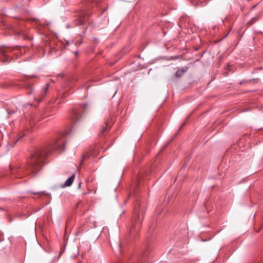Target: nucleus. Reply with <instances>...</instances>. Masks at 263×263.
I'll use <instances>...</instances> for the list:
<instances>
[{
    "label": "nucleus",
    "instance_id": "obj_1",
    "mask_svg": "<svg viewBox=\"0 0 263 263\" xmlns=\"http://www.w3.org/2000/svg\"><path fill=\"white\" fill-rule=\"evenodd\" d=\"M53 149L57 151H63L64 149V140L60 138L56 139L52 145L48 149L37 150L33 153L29 162L26 166V174H36L42 168L43 163L48 155H49Z\"/></svg>",
    "mask_w": 263,
    "mask_h": 263
},
{
    "label": "nucleus",
    "instance_id": "obj_3",
    "mask_svg": "<svg viewBox=\"0 0 263 263\" xmlns=\"http://www.w3.org/2000/svg\"><path fill=\"white\" fill-rule=\"evenodd\" d=\"M10 49L7 48H1L0 49V56L2 60L4 63L9 62V58L10 57L9 53Z\"/></svg>",
    "mask_w": 263,
    "mask_h": 263
},
{
    "label": "nucleus",
    "instance_id": "obj_2",
    "mask_svg": "<svg viewBox=\"0 0 263 263\" xmlns=\"http://www.w3.org/2000/svg\"><path fill=\"white\" fill-rule=\"evenodd\" d=\"M140 208V203L137 202L135 206L134 216L132 220V226L130 230L131 235L138 232L139 230L143 219V212Z\"/></svg>",
    "mask_w": 263,
    "mask_h": 263
},
{
    "label": "nucleus",
    "instance_id": "obj_10",
    "mask_svg": "<svg viewBox=\"0 0 263 263\" xmlns=\"http://www.w3.org/2000/svg\"><path fill=\"white\" fill-rule=\"evenodd\" d=\"M48 89V84L46 85L45 88L44 89V93L42 94V99H43L46 96Z\"/></svg>",
    "mask_w": 263,
    "mask_h": 263
},
{
    "label": "nucleus",
    "instance_id": "obj_13",
    "mask_svg": "<svg viewBox=\"0 0 263 263\" xmlns=\"http://www.w3.org/2000/svg\"><path fill=\"white\" fill-rule=\"evenodd\" d=\"M74 53H75L76 55H77L78 52V51H76Z\"/></svg>",
    "mask_w": 263,
    "mask_h": 263
},
{
    "label": "nucleus",
    "instance_id": "obj_7",
    "mask_svg": "<svg viewBox=\"0 0 263 263\" xmlns=\"http://www.w3.org/2000/svg\"><path fill=\"white\" fill-rule=\"evenodd\" d=\"M90 156V155L89 153H86L83 154L82 156L81 160L80 161V165H82L84 161L86 160L87 159L89 158Z\"/></svg>",
    "mask_w": 263,
    "mask_h": 263
},
{
    "label": "nucleus",
    "instance_id": "obj_6",
    "mask_svg": "<svg viewBox=\"0 0 263 263\" xmlns=\"http://www.w3.org/2000/svg\"><path fill=\"white\" fill-rule=\"evenodd\" d=\"M80 119V116L79 112L73 110L71 112V119L72 122H77Z\"/></svg>",
    "mask_w": 263,
    "mask_h": 263
},
{
    "label": "nucleus",
    "instance_id": "obj_5",
    "mask_svg": "<svg viewBox=\"0 0 263 263\" xmlns=\"http://www.w3.org/2000/svg\"><path fill=\"white\" fill-rule=\"evenodd\" d=\"M188 69V67L187 66H185L180 68H179L177 70L175 76L176 77L180 78L181 77Z\"/></svg>",
    "mask_w": 263,
    "mask_h": 263
},
{
    "label": "nucleus",
    "instance_id": "obj_8",
    "mask_svg": "<svg viewBox=\"0 0 263 263\" xmlns=\"http://www.w3.org/2000/svg\"><path fill=\"white\" fill-rule=\"evenodd\" d=\"M107 129H108L107 125L106 124H105L104 126H103L102 127L101 130L99 132V135L101 136V135H103V133L104 132L106 131Z\"/></svg>",
    "mask_w": 263,
    "mask_h": 263
},
{
    "label": "nucleus",
    "instance_id": "obj_4",
    "mask_svg": "<svg viewBox=\"0 0 263 263\" xmlns=\"http://www.w3.org/2000/svg\"><path fill=\"white\" fill-rule=\"evenodd\" d=\"M74 178H75V175L73 174L71 176L69 177L66 180V181L65 182L64 184L61 185V187H65L66 186H70V185H71V184L73 182Z\"/></svg>",
    "mask_w": 263,
    "mask_h": 263
},
{
    "label": "nucleus",
    "instance_id": "obj_11",
    "mask_svg": "<svg viewBox=\"0 0 263 263\" xmlns=\"http://www.w3.org/2000/svg\"><path fill=\"white\" fill-rule=\"evenodd\" d=\"M18 35L19 36H22L25 39H26V37L24 35V34L23 33H21V32L19 33L18 34Z\"/></svg>",
    "mask_w": 263,
    "mask_h": 263
},
{
    "label": "nucleus",
    "instance_id": "obj_12",
    "mask_svg": "<svg viewBox=\"0 0 263 263\" xmlns=\"http://www.w3.org/2000/svg\"><path fill=\"white\" fill-rule=\"evenodd\" d=\"M83 24V20H81V21H80V25H82V24Z\"/></svg>",
    "mask_w": 263,
    "mask_h": 263
},
{
    "label": "nucleus",
    "instance_id": "obj_9",
    "mask_svg": "<svg viewBox=\"0 0 263 263\" xmlns=\"http://www.w3.org/2000/svg\"><path fill=\"white\" fill-rule=\"evenodd\" d=\"M31 193L32 194H34V195L42 194V195H44V196H47L48 195L47 193H46L44 191L40 192L39 193L38 192H31Z\"/></svg>",
    "mask_w": 263,
    "mask_h": 263
}]
</instances>
